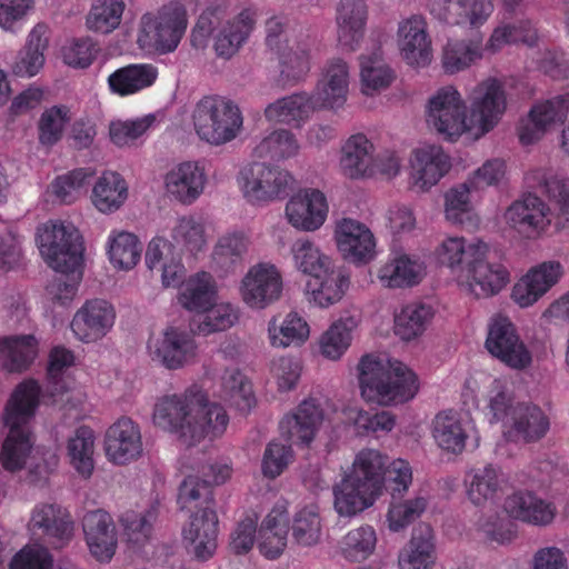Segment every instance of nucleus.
Masks as SVG:
<instances>
[{"label":"nucleus","instance_id":"4c0bfd02","mask_svg":"<svg viewBox=\"0 0 569 569\" xmlns=\"http://www.w3.org/2000/svg\"><path fill=\"white\" fill-rule=\"evenodd\" d=\"M378 535L370 525H361L347 531L338 541V553L347 562L360 563L371 558L377 550Z\"/></svg>","mask_w":569,"mask_h":569},{"label":"nucleus","instance_id":"f257e3e1","mask_svg":"<svg viewBox=\"0 0 569 569\" xmlns=\"http://www.w3.org/2000/svg\"><path fill=\"white\" fill-rule=\"evenodd\" d=\"M152 421L184 445L193 446L221 437L227 430L229 417L222 407L210 403L202 390L190 388L181 395L160 398L154 405Z\"/></svg>","mask_w":569,"mask_h":569},{"label":"nucleus","instance_id":"79ce46f5","mask_svg":"<svg viewBox=\"0 0 569 569\" xmlns=\"http://www.w3.org/2000/svg\"><path fill=\"white\" fill-rule=\"evenodd\" d=\"M316 110L311 98L306 92L293 93L269 103L264 109L268 121L280 123H300Z\"/></svg>","mask_w":569,"mask_h":569},{"label":"nucleus","instance_id":"b1692460","mask_svg":"<svg viewBox=\"0 0 569 569\" xmlns=\"http://www.w3.org/2000/svg\"><path fill=\"white\" fill-rule=\"evenodd\" d=\"M488 246L473 252L471 266L466 272L470 291L477 298H487L499 293L509 282V272L500 263L486 261Z\"/></svg>","mask_w":569,"mask_h":569},{"label":"nucleus","instance_id":"c9c22d12","mask_svg":"<svg viewBox=\"0 0 569 569\" xmlns=\"http://www.w3.org/2000/svg\"><path fill=\"white\" fill-rule=\"evenodd\" d=\"M70 466L82 479H89L94 470L96 435L88 426L78 427L66 443Z\"/></svg>","mask_w":569,"mask_h":569},{"label":"nucleus","instance_id":"423d86ee","mask_svg":"<svg viewBox=\"0 0 569 569\" xmlns=\"http://www.w3.org/2000/svg\"><path fill=\"white\" fill-rule=\"evenodd\" d=\"M256 17L254 9L244 8L221 26L222 10L218 7L207 8L201 12L191 30V46L197 50L206 49L213 31L219 28L213 37V50L217 57L228 60L248 41L256 26Z\"/></svg>","mask_w":569,"mask_h":569},{"label":"nucleus","instance_id":"338daca9","mask_svg":"<svg viewBox=\"0 0 569 569\" xmlns=\"http://www.w3.org/2000/svg\"><path fill=\"white\" fill-rule=\"evenodd\" d=\"M142 247L139 239L130 232L121 231L109 238L108 254L111 263L129 270L140 260Z\"/></svg>","mask_w":569,"mask_h":569},{"label":"nucleus","instance_id":"052dcab7","mask_svg":"<svg viewBox=\"0 0 569 569\" xmlns=\"http://www.w3.org/2000/svg\"><path fill=\"white\" fill-rule=\"evenodd\" d=\"M126 4L122 0H96L86 18L89 30L108 34L121 23Z\"/></svg>","mask_w":569,"mask_h":569},{"label":"nucleus","instance_id":"a878e982","mask_svg":"<svg viewBox=\"0 0 569 569\" xmlns=\"http://www.w3.org/2000/svg\"><path fill=\"white\" fill-rule=\"evenodd\" d=\"M322 420L323 413L317 401L307 399L282 418L279 428L281 435L292 443L308 446L315 439Z\"/></svg>","mask_w":569,"mask_h":569},{"label":"nucleus","instance_id":"a18cd8bd","mask_svg":"<svg viewBox=\"0 0 569 569\" xmlns=\"http://www.w3.org/2000/svg\"><path fill=\"white\" fill-rule=\"evenodd\" d=\"M429 506V497L418 492L408 499H397L392 496L386 513L387 528L391 532H400L419 519Z\"/></svg>","mask_w":569,"mask_h":569},{"label":"nucleus","instance_id":"bb28decb","mask_svg":"<svg viewBox=\"0 0 569 569\" xmlns=\"http://www.w3.org/2000/svg\"><path fill=\"white\" fill-rule=\"evenodd\" d=\"M398 42L402 58L412 67H425L431 60V41L422 16L403 20L398 29Z\"/></svg>","mask_w":569,"mask_h":569},{"label":"nucleus","instance_id":"de8ad7c7","mask_svg":"<svg viewBox=\"0 0 569 569\" xmlns=\"http://www.w3.org/2000/svg\"><path fill=\"white\" fill-rule=\"evenodd\" d=\"M128 197L126 180L117 172H104L92 190V202L103 213L117 211Z\"/></svg>","mask_w":569,"mask_h":569},{"label":"nucleus","instance_id":"bf43d9fd","mask_svg":"<svg viewBox=\"0 0 569 569\" xmlns=\"http://www.w3.org/2000/svg\"><path fill=\"white\" fill-rule=\"evenodd\" d=\"M433 317L430 306L410 303L405 306L395 317V332L403 340H411L420 336Z\"/></svg>","mask_w":569,"mask_h":569},{"label":"nucleus","instance_id":"c85d7f7f","mask_svg":"<svg viewBox=\"0 0 569 569\" xmlns=\"http://www.w3.org/2000/svg\"><path fill=\"white\" fill-rule=\"evenodd\" d=\"M368 19L365 0H340L336 12L337 36L341 47L355 51L363 39Z\"/></svg>","mask_w":569,"mask_h":569},{"label":"nucleus","instance_id":"f704fd0d","mask_svg":"<svg viewBox=\"0 0 569 569\" xmlns=\"http://www.w3.org/2000/svg\"><path fill=\"white\" fill-rule=\"evenodd\" d=\"M349 273L345 268H336L332 263L323 272H318L307 282V290L312 300L321 308L338 302L349 288Z\"/></svg>","mask_w":569,"mask_h":569},{"label":"nucleus","instance_id":"f8f14e48","mask_svg":"<svg viewBox=\"0 0 569 569\" xmlns=\"http://www.w3.org/2000/svg\"><path fill=\"white\" fill-rule=\"evenodd\" d=\"M502 509L511 520L538 528L552 525L558 515L552 500L529 489H518L507 496Z\"/></svg>","mask_w":569,"mask_h":569},{"label":"nucleus","instance_id":"aec40b11","mask_svg":"<svg viewBox=\"0 0 569 569\" xmlns=\"http://www.w3.org/2000/svg\"><path fill=\"white\" fill-rule=\"evenodd\" d=\"M186 547L199 560L211 558L217 549L218 516L213 508L206 507L202 512H192L189 522L182 529Z\"/></svg>","mask_w":569,"mask_h":569},{"label":"nucleus","instance_id":"393cba45","mask_svg":"<svg viewBox=\"0 0 569 569\" xmlns=\"http://www.w3.org/2000/svg\"><path fill=\"white\" fill-rule=\"evenodd\" d=\"M328 203L318 189H306L293 196L286 206V216L297 229L313 231L326 221Z\"/></svg>","mask_w":569,"mask_h":569},{"label":"nucleus","instance_id":"a211bd4d","mask_svg":"<svg viewBox=\"0 0 569 569\" xmlns=\"http://www.w3.org/2000/svg\"><path fill=\"white\" fill-rule=\"evenodd\" d=\"M82 527L90 555L101 563L110 562L118 547L112 517L107 511L93 510L86 513Z\"/></svg>","mask_w":569,"mask_h":569},{"label":"nucleus","instance_id":"6e6552de","mask_svg":"<svg viewBox=\"0 0 569 569\" xmlns=\"http://www.w3.org/2000/svg\"><path fill=\"white\" fill-rule=\"evenodd\" d=\"M430 436L436 447L446 455L460 456L468 447H480L481 436L476 422L452 409L435 415L429 425Z\"/></svg>","mask_w":569,"mask_h":569},{"label":"nucleus","instance_id":"13d9d810","mask_svg":"<svg viewBox=\"0 0 569 569\" xmlns=\"http://www.w3.org/2000/svg\"><path fill=\"white\" fill-rule=\"evenodd\" d=\"M527 181H537L532 187H537L545 193L551 202H553L560 214L569 221V179L548 174L545 170L538 169L526 177Z\"/></svg>","mask_w":569,"mask_h":569},{"label":"nucleus","instance_id":"58836bf2","mask_svg":"<svg viewBox=\"0 0 569 569\" xmlns=\"http://www.w3.org/2000/svg\"><path fill=\"white\" fill-rule=\"evenodd\" d=\"M486 347L491 356H530L516 326L502 316L493 318L489 325Z\"/></svg>","mask_w":569,"mask_h":569},{"label":"nucleus","instance_id":"37998d69","mask_svg":"<svg viewBox=\"0 0 569 569\" xmlns=\"http://www.w3.org/2000/svg\"><path fill=\"white\" fill-rule=\"evenodd\" d=\"M386 463L387 457L382 452L366 448L356 455L351 467L345 471V475L382 493Z\"/></svg>","mask_w":569,"mask_h":569},{"label":"nucleus","instance_id":"5fc2aeb1","mask_svg":"<svg viewBox=\"0 0 569 569\" xmlns=\"http://www.w3.org/2000/svg\"><path fill=\"white\" fill-rule=\"evenodd\" d=\"M321 517L315 503L303 506L292 517L291 536L302 547L317 545L321 539Z\"/></svg>","mask_w":569,"mask_h":569},{"label":"nucleus","instance_id":"603ef678","mask_svg":"<svg viewBox=\"0 0 569 569\" xmlns=\"http://www.w3.org/2000/svg\"><path fill=\"white\" fill-rule=\"evenodd\" d=\"M422 264L408 256H400L379 270L381 283L388 288L412 287L422 278Z\"/></svg>","mask_w":569,"mask_h":569},{"label":"nucleus","instance_id":"f3484780","mask_svg":"<svg viewBox=\"0 0 569 569\" xmlns=\"http://www.w3.org/2000/svg\"><path fill=\"white\" fill-rule=\"evenodd\" d=\"M549 211L543 200L528 193L509 206L506 220L521 237L535 239L550 224Z\"/></svg>","mask_w":569,"mask_h":569},{"label":"nucleus","instance_id":"412c9836","mask_svg":"<svg viewBox=\"0 0 569 569\" xmlns=\"http://www.w3.org/2000/svg\"><path fill=\"white\" fill-rule=\"evenodd\" d=\"M569 112V98L560 94L535 104L529 112V120L519 127L518 136L522 144L528 146L539 140L551 124L563 123Z\"/></svg>","mask_w":569,"mask_h":569},{"label":"nucleus","instance_id":"8fccbe9b","mask_svg":"<svg viewBox=\"0 0 569 569\" xmlns=\"http://www.w3.org/2000/svg\"><path fill=\"white\" fill-rule=\"evenodd\" d=\"M270 342L277 348H287L290 346L299 347L308 339L310 329L307 321L297 312H290L278 323L277 318H272L268 325Z\"/></svg>","mask_w":569,"mask_h":569},{"label":"nucleus","instance_id":"9b49d317","mask_svg":"<svg viewBox=\"0 0 569 569\" xmlns=\"http://www.w3.org/2000/svg\"><path fill=\"white\" fill-rule=\"evenodd\" d=\"M466 106L451 86L443 87L429 100L427 122L447 140L455 141L466 130Z\"/></svg>","mask_w":569,"mask_h":569},{"label":"nucleus","instance_id":"72a5a7b5","mask_svg":"<svg viewBox=\"0 0 569 569\" xmlns=\"http://www.w3.org/2000/svg\"><path fill=\"white\" fill-rule=\"evenodd\" d=\"M31 530L41 532L52 539V545L61 548L72 536V521L60 507L53 503L37 505L30 519Z\"/></svg>","mask_w":569,"mask_h":569},{"label":"nucleus","instance_id":"0eeeda50","mask_svg":"<svg viewBox=\"0 0 569 569\" xmlns=\"http://www.w3.org/2000/svg\"><path fill=\"white\" fill-rule=\"evenodd\" d=\"M192 122L201 140L221 146L238 136L242 127V114L231 100L220 96H206L197 102Z\"/></svg>","mask_w":569,"mask_h":569},{"label":"nucleus","instance_id":"4be33fe9","mask_svg":"<svg viewBox=\"0 0 569 569\" xmlns=\"http://www.w3.org/2000/svg\"><path fill=\"white\" fill-rule=\"evenodd\" d=\"M342 256L355 263H367L375 257L376 240L370 229L353 219H342L335 232Z\"/></svg>","mask_w":569,"mask_h":569},{"label":"nucleus","instance_id":"1a4fd4ad","mask_svg":"<svg viewBox=\"0 0 569 569\" xmlns=\"http://www.w3.org/2000/svg\"><path fill=\"white\" fill-rule=\"evenodd\" d=\"M188 27L186 7L178 1L163 4L157 12L141 18V30L159 53L173 52L181 42Z\"/></svg>","mask_w":569,"mask_h":569},{"label":"nucleus","instance_id":"dca6fc26","mask_svg":"<svg viewBox=\"0 0 569 569\" xmlns=\"http://www.w3.org/2000/svg\"><path fill=\"white\" fill-rule=\"evenodd\" d=\"M114 319L113 306L96 298L87 300L74 313L70 327L80 341L90 343L102 339L112 328Z\"/></svg>","mask_w":569,"mask_h":569},{"label":"nucleus","instance_id":"20e7f679","mask_svg":"<svg viewBox=\"0 0 569 569\" xmlns=\"http://www.w3.org/2000/svg\"><path fill=\"white\" fill-rule=\"evenodd\" d=\"M362 398L380 406L411 401L419 392L418 375L399 358H361L357 367Z\"/></svg>","mask_w":569,"mask_h":569},{"label":"nucleus","instance_id":"c03bdc74","mask_svg":"<svg viewBox=\"0 0 569 569\" xmlns=\"http://www.w3.org/2000/svg\"><path fill=\"white\" fill-rule=\"evenodd\" d=\"M47 27L37 24L29 33L27 44L19 51L12 66L14 74L18 77H33L39 72L44 63V50L48 47L46 37Z\"/></svg>","mask_w":569,"mask_h":569},{"label":"nucleus","instance_id":"69168bd1","mask_svg":"<svg viewBox=\"0 0 569 569\" xmlns=\"http://www.w3.org/2000/svg\"><path fill=\"white\" fill-rule=\"evenodd\" d=\"M299 148V143L290 130L279 129L272 131L257 144L254 154L258 158L279 161L295 157Z\"/></svg>","mask_w":569,"mask_h":569},{"label":"nucleus","instance_id":"7c9ffc66","mask_svg":"<svg viewBox=\"0 0 569 569\" xmlns=\"http://www.w3.org/2000/svg\"><path fill=\"white\" fill-rule=\"evenodd\" d=\"M382 493L343 473L333 487L335 510L341 517H353L372 507Z\"/></svg>","mask_w":569,"mask_h":569},{"label":"nucleus","instance_id":"a19ab883","mask_svg":"<svg viewBox=\"0 0 569 569\" xmlns=\"http://www.w3.org/2000/svg\"><path fill=\"white\" fill-rule=\"evenodd\" d=\"M372 143L362 133L351 136L342 147L340 166L345 176L356 179L372 174Z\"/></svg>","mask_w":569,"mask_h":569},{"label":"nucleus","instance_id":"774afa93","mask_svg":"<svg viewBox=\"0 0 569 569\" xmlns=\"http://www.w3.org/2000/svg\"><path fill=\"white\" fill-rule=\"evenodd\" d=\"M477 529L483 541L491 546H509L518 536L516 526L497 512L482 516Z\"/></svg>","mask_w":569,"mask_h":569},{"label":"nucleus","instance_id":"864d4df0","mask_svg":"<svg viewBox=\"0 0 569 569\" xmlns=\"http://www.w3.org/2000/svg\"><path fill=\"white\" fill-rule=\"evenodd\" d=\"M248 238L242 232L226 233L218 239L212 252V261L223 272L233 271L243 262L248 250Z\"/></svg>","mask_w":569,"mask_h":569},{"label":"nucleus","instance_id":"9d476101","mask_svg":"<svg viewBox=\"0 0 569 569\" xmlns=\"http://www.w3.org/2000/svg\"><path fill=\"white\" fill-rule=\"evenodd\" d=\"M244 197L250 202H268L284 199L293 190L292 174L277 166L253 162L240 172Z\"/></svg>","mask_w":569,"mask_h":569},{"label":"nucleus","instance_id":"6e6d98bb","mask_svg":"<svg viewBox=\"0 0 569 569\" xmlns=\"http://www.w3.org/2000/svg\"><path fill=\"white\" fill-rule=\"evenodd\" d=\"M149 348H154V356H194V332L187 328L169 327L161 338L150 340Z\"/></svg>","mask_w":569,"mask_h":569},{"label":"nucleus","instance_id":"c756f323","mask_svg":"<svg viewBox=\"0 0 569 569\" xmlns=\"http://www.w3.org/2000/svg\"><path fill=\"white\" fill-rule=\"evenodd\" d=\"M288 530V505L286 501H278L258 531L257 543L260 553L268 559L278 558L287 547Z\"/></svg>","mask_w":569,"mask_h":569},{"label":"nucleus","instance_id":"3c124183","mask_svg":"<svg viewBox=\"0 0 569 569\" xmlns=\"http://www.w3.org/2000/svg\"><path fill=\"white\" fill-rule=\"evenodd\" d=\"M480 247H487V244L477 241L467 246L465 238L449 237L442 241L437 250L438 260L452 272H467L475 258L473 252L480 250Z\"/></svg>","mask_w":569,"mask_h":569},{"label":"nucleus","instance_id":"2f4dec72","mask_svg":"<svg viewBox=\"0 0 569 569\" xmlns=\"http://www.w3.org/2000/svg\"><path fill=\"white\" fill-rule=\"evenodd\" d=\"M169 194L183 204H191L203 192L206 173L198 162H182L166 176Z\"/></svg>","mask_w":569,"mask_h":569},{"label":"nucleus","instance_id":"4468645a","mask_svg":"<svg viewBox=\"0 0 569 569\" xmlns=\"http://www.w3.org/2000/svg\"><path fill=\"white\" fill-rule=\"evenodd\" d=\"M142 451L141 430L132 419L122 417L107 429L104 453L108 461L124 466L140 458Z\"/></svg>","mask_w":569,"mask_h":569},{"label":"nucleus","instance_id":"0e129e2a","mask_svg":"<svg viewBox=\"0 0 569 569\" xmlns=\"http://www.w3.org/2000/svg\"><path fill=\"white\" fill-rule=\"evenodd\" d=\"M173 246L192 254L203 250L207 244L203 223L192 216H184L177 220L171 230Z\"/></svg>","mask_w":569,"mask_h":569},{"label":"nucleus","instance_id":"680f3d73","mask_svg":"<svg viewBox=\"0 0 569 569\" xmlns=\"http://www.w3.org/2000/svg\"><path fill=\"white\" fill-rule=\"evenodd\" d=\"M482 57L480 41L449 40L443 48L442 66L447 73L459 72Z\"/></svg>","mask_w":569,"mask_h":569},{"label":"nucleus","instance_id":"49530a36","mask_svg":"<svg viewBox=\"0 0 569 569\" xmlns=\"http://www.w3.org/2000/svg\"><path fill=\"white\" fill-rule=\"evenodd\" d=\"M218 397L241 412H248L256 406L251 382L237 369L224 371Z\"/></svg>","mask_w":569,"mask_h":569},{"label":"nucleus","instance_id":"7ed1b4c3","mask_svg":"<svg viewBox=\"0 0 569 569\" xmlns=\"http://www.w3.org/2000/svg\"><path fill=\"white\" fill-rule=\"evenodd\" d=\"M37 241L47 264L58 272L47 292L54 303L68 306L83 277L82 237L72 223L49 221L38 229Z\"/></svg>","mask_w":569,"mask_h":569},{"label":"nucleus","instance_id":"5701e85b","mask_svg":"<svg viewBox=\"0 0 569 569\" xmlns=\"http://www.w3.org/2000/svg\"><path fill=\"white\" fill-rule=\"evenodd\" d=\"M493 11L491 0H435L431 13L449 26L479 27Z\"/></svg>","mask_w":569,"mask_h":569},{"label":"nucleus","instance_id":"cd10ccee","mask_svg":"<svg viewBox=\"0 0 569 569\" xmlns=\"http://www.w3.org/2000/svg\"><path fill=\"white\" fill-rule=\"evenodd\" d=\"M450 158L439 146H426L413 151L411 158L412 186L429 190L450 170Z\"/></svg>","mask_w":569,"mask_h":569},{"label":"nucleus","instance_id":"2eb2a0df","mask_svg":"<svg viewBox=\"0 0 569 569\" xmlns=\"http://www.w3.org/2000/svg\"><path fill=\"white\" fill-rule=\"evenodd\" d=\"M508 486V475L500 466L491 462L469 469L463 477L466 496L477 507L495 502Z\"/></svg>","mask_w":569,"mask_h":569},{"label":"nucleus","instance_id":"f03ea898","mask_svg":"<svg viewBox=\"0 0 569 569\" xmlns=\"http://www.w3.org/2000/svg\"><path fill=\"white\" fill-rule=\"evenodd\" d=\"M470 392L478 406L486 401L490 422H501L503 436L511 441H537L545 437L550 421L543 410L532 403H512L505 383L483 372L471 376L466 381L465 396Z\"/></svg>","mask_w":569,"mask_h":569},{"label":"nucleus","instance_id":"4d7b16f0","mask_svg":"<svg viewBox=\"0 0 569 569\" xmlns=\"http://www.w3.org/2000/svg\"><path fill=\"white\" fill-rule=\"evenodd\" d=\"M71 120L70 108L64 104L46 108L38 120V140L43 147L56 146Z\"/></svg>","mask_w":569,"mask_h":569},{"label":"nucleus","instance_id":"e2e57ef3","mask_svg":"<svg viewBox=\"0 0 569 569\" xmlns=\"http://www.w3.org/2000/svg\"><path fill=\"white\" fill-rule=\"evenodd\" d=\"M177 502L181 510L202 512L206 507L214 509V502L208 481L188 476L179 487Z\"/></svg>","mask_w":569,"mask_h":569},{"label":"nucleus","instance_id":"e433bc0d","mask_svg":"<svg viewBox=\"0 0 569 569\" xmlns=\"http://www.w3.org/2000/svg\"><path fill=\"white\" fill-rule=\"evenodd\" d=\"M478 97L473 101V112L480 117L481 129L490 131L507 106L502 84L497 79H488L478 86Z\"/></svg>","mask_w":569,"mask_h":569},{"label":"nucleus","instance_id":"39448f33","mask_svg":"<svg viewBox=\"0 0 569 569\" xmlns=\"http://www.w3.org/2000/svg\"><path fill=\"white\" fill-rule=\"evenodd\" d=\"M40 387L33 380L20 383L11 395L3 413L9 429L3 441L0 462L4 470L16 472L24 468L32 447L30 422L39 405Z\"/></svg>","mask_w":569,"mask_h":569},{"label":"nucleus","instance_id":"ea45409f","mask_svg":"<svg viewBox=\"0 0 569 569\" xmlns=\"http://www.w3.org/2000/svg\"><path fill=\"white\" fill-rule=\"evenodd\" d=\"M157 77V68L152 64H128L112 72L108 84L113 93L124 97L152 86Z\"/></svg>","mask_w":569,"mask_h":569},{"label":"nucleus","instance_id":"6ab92c4d","mask_svg":"<svg viewBox=\"0 0 569 569\" xmlns=\"http://www.w3.org/2000/svg\"><path fill=\"white\" fill-rule=\"evenodd\" d=\"M563 274L559 261H543L532 267L512 288L511 298L521 308L532 306L547 293Z\"/></svg>","mask_w":569,"mask_h":569},{"label":"nucleus","instance_id":"473e14b6","mask_svg":"<svg viewBox=\"0 0 569 569\" xmlns=\"http://www.w3.org/2000/svg\"><path fill=\"white\" fill-rule=\"evenodd\" d=\"M436 546L430 526L419 525L398 555L399 569H433Z\"/></svg>","mask_w":569,"mask_h":569},{"label":"nucleus","instance_id":"ddd939ff","mask_svg":"<svg viewBox=\"0 0 569 569\" xmlns=\"http://www.w3.org/2000/svg\"><path fill=\"white\" fill-rule=\"evenodd\" d=\"M282 284L277 267L261 262L248 270L241 281L240 293L248 307L264 309L280 298Z\"/></svg>","mask_w":569,"mask_h":569},{"label":"nucleus","instance_id":"09e8293b","mask_svg":"<svg viewBox=\"0 0 569 569\" xmlns=\"http://www.w3.org/2000/svg\"><path fill=\"white\" fill-rule=\"evenodd\" d=\"M216 299V286L210 273L202 271L190 277L179 293V303L189 311L204 312Z\"/></svg>","mask_w":569,"mask_h":569}]
</instances>
